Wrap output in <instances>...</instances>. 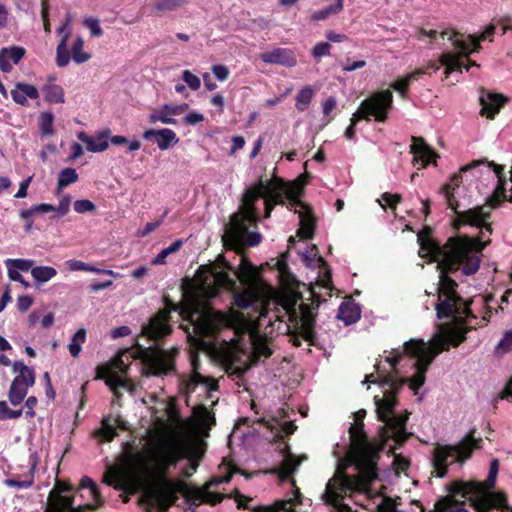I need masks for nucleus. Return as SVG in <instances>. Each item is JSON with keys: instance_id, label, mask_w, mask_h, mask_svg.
<instances>
[{"instance_id": "1", "label": "nucleus", "mask_w": 512, "mask_h": 512, "mask_svg": "<svg viewBox=\"0 0 512 512\" xmlns=\"http://www.w3.org/2000/svg\"><path fill=\"white\" fill-rule=\"evenodd\" d=\"M460 178V175H454L443 188L448 206L456 214L453 225L456 229L463 225L481 228L480 236L477 238L453 237L448 239L442 247L429 239L418 238L419 256L427 258L430 262H437V269L440 271L436 303L437 317L452 318L455 323L438 325L429 342L416 339L407 341L401 350L396 349L386 356L385 363L389 370L379 363L376 365L377 376L373 374L366 376L364 383H377L382 388L383 396L375 395L374 401L378 420L383 423L380 430L383 442L392 439L396 443H401L407 437L408 414L395 410L396 391L404 383H409L410 388L417 391L424 384L426 370L433 359L440 352L448 349L449 344L458 346L465 340L467 329L462 326V323L471 315V310L469 303L457 294L455 289L457 284L448 274L469 276L479 270L482 250L489 243L486 234L492 233L491 211L502 201L504 192L496 190L484 205L458 211L454 191L459 187Z\"/></svg>"}, {"instance_id": "2", "label": "nucleus", "mask_w": 512, "mask_h": 512, "mask_svg": "<svg viewBox=\"0 0 512 512\" xmlns=\"http://www.w3.org/2000/svg\"><path fill=\"white\" fill-rule=\"evenodd\" d=\"M244 289L234 294V304L246 309L257 304L259 315L251 323L246 340L232 341L226 358L234 361L245 355L251 363L272 354L269 338L276 334L288 336L294 346L301 340L314 345V308L299 303L300 295L292 290L277 291L265 285L259 278L258 268L243 255L238 269L234 272Z\"/></svg>"}, {"instance_id": "3", "label": "nucleus", "mask_w": 512, "mask_h": 512, "mask_svg": "<svg viewBox=\"0 0 512 512\" xmlns=\"http://www.w3.org/2000/svg\"><path fill=\"white\" fill-rule=\"evenodd\" d=\"M302 187L296 182L286 183L280 178L271 180H259L249 187L243 195L240 210L235 213L225 229L223 241L226 246L235 250H242L247 246H255L260 243V233L249 231V227L257 223L264 210V217L268 218L276 204H284L288 200V208L298 214L299 229L297 235L302 239L313 236L315 219L311 210L299 197Z\"/></svg>"}, {"instance_id": "4", "label": "nucleus", "mask_w": 512, "mask_h": 512, "mask_svg": "<svg viewBox=\"0 0 512 512\" xmlns=\"http://www.w3.org/2000/svg\"><path fill=\"white\" fill-rule=\"evenodd\" d=\"M189 453V445L176 437L162 436L150 444L147 449V460L158 477L143 491L141 499L147 507L157 509L158 512H166L178 495H182L196 506L202 503L214 505L221 502L223 495L211 491V488L219 483L230 481L233 474L230 468H227L229 472L226 475L213 478L203 488L190 487L181 480H171L166 477L168 468L175 465L178 460L187 457Z\"/></svg>"}, {"instance_id": "5", "label": "nucleus", "mask_w": 512, "mask_h": 512, "mask_svg": "<svg viewBox=\"0 0 512 512\" xmlns=\"http://www.w3.org/2000/svg\"><path fill=\"white\" fill-rule=\"evenodd\" d=\"M227 270L233 268L219 256L218 263L199 267L194 278L183 287L180 314L189 321L192 331L187 329L188 338L196 346L204 347L203 338L212 336L224 321L222 314L207 305V300L221 287L232 291L238 288L236 279L231 278Z\"/></svg>"}, {"instance_id": "6", "label": "nucleus", "mask_w": 512, "mask_h": 512, "mask_svg": "<svg viewBox=\"0 0 512 512\" xmlns=\"http://www.w3.org/2000/svg\"><path fill=\"white\" fill-rule=\"evenodd\" d=\"M365 415L364 410L356 414V423L349 428V448L346 456L338 460L337 469L345 470L351 467L354 472L364 474L368 479L377 477L376 463L379 449L368 442L363 432L361 422Z\"/></svg>"}, {"instance_id": "7", "label": "nucleus", "mask_w": 512, "mask_h": 512, "mask_svg": "<svg viewBox=\"0 0 512 512\" xmlns=\"http://www.w3.org/2000/svg\"><path fill=\"white\" fill-rule=\"evenodd\" d=\"M495 27L494 25H489L485 28L483 33L477 37L474 35H469L467 37L468 41L463 39L461 35L453 30H447L441 33V36L447 37L451 42L453 48L456 52L447 51L441 54L440 63L445 67V76L446 78L454 71H462V67L466 70H469L471 66H478L475 61H472L468 58L471 52H476L480 48V41L485 40L486 38L492 36L494 34Z\"/></svg>"}, {"instance_id": "8", "label": "nucleus", "mask_w": 512, "mask_h": 512, "mask_svg": "<svg viewBox=\"0 0 512 512\" xmlns=\"http://www.w3.org/2000/svg\"><path fill=\"white\" fill-rule=\"evenodd\" d=\"M496 478L487 477L484 483L454 481L451 491L468 498L477 512H488L492 507H507L506 496L503 492H493Z\"/></svg>"}, {"instance_id": "9", "label": "nucleus", "mask_w": 512, "mask_h": 512, "mask_svg": "<svg viewBox=\"0 0 512 512\" xmlns=\"http://www.w3.org/2000/svg\"><path fill=\"white\" fill-rule=\"evenodd\" d=\"M481 442L482 439L475 438L471 432L455 445L437 444L432 452L434 475L443 478L447 474L449 465L465 462L472 452L480 447Z\"/></svg>"}, {"instance_id": "10", "label": "nucleus", "mask_w": 512, "mask_h": 512, "mask_svg": "<svg viewBox=\"0 0 512 512\" xmlns=\"http://www.w3.org/2000/svg\"><path fill=\"white\" fill-rule=\"evenodd\" d=\"M392 104L393 94L390 90L372 93L361 102L358 110L352 115L350 125L345 131L346 138L352 139L354 137L355 126L360 120L370 121L373 117L378 122H385Z\"/></svg>"}, {"instance_id": "11", "label": "nucleus", "mask_w": 512, "mask_h": 512, "mask_svg": "<svg viewBox=\"0 0 512 512\" xmlns=\"http://www.w3.org/2000/svg\"><path fill=\"white\" fill-rule=\"evenodd\" d=\"M133 357L129 350L120 352L111 362L100 365L96 369V379L105 380L106 385L119 396V389H131L128 379L125 377L128 365L126 364Z\"/></svg>"}, {"instance_id": "12", "label": "nucleus", "mask_w": 512, "mask_h": 512, "mask_svg": "<svg viewBox=\"0 0 512 512\" xmlns=\"http://www.w3.org/2000/svg\"><path fill=\"white\" fill-rule=\"evenodd\" d=\"M191 367V374L185 380H183V391L185 394H187V396H190L199 390L200 392L198 396L204 394L207 396V398L211 399V403L213 404V394L218 389L217 381L214 378L201 373L200 363L197 355L191 356Z\"/></svg>"}, {"instance_id": "13", "label": "nucleus", "mask_w": 512, "mask_h": 512, "mask_svg": "<svg viewBox=\"0 0 512 512\" xmlns=\"http://www.w3.org/2000/svg\"><path fill=\"white\" fill-rule=\"evenodd\" d=\"M176 349L164 350L160 348H143L141 357L148 374L162 376L174 370V357Z\"/></svg>"}, {"instance_id": "14", "label": "nucleus", "mask_w": 512, "mask_h": 512, "mask_svg": "<svg viewBox=\"0 0 512 512\" xmlns=\"http://www.w3.org/2000/svg\"><path fill=\"white\" fill-rule=\"evenodd\" d=\"M176 310L173 304H167L165 308L160 310L153 316L149 323L144 325L142 333L149 339H158L170 333L169 318L170 312Z\"/></svg>"}, {"instance_id": "15", "label": "nucleus", "mask_w": 512, "mask_h": 512, "mask_svg": "<svg viewBox=\"0 0 512 512\" xmlns=\"http://www.w3.org/2000/svg\"><path fill=\"white\" fill-rule=\"evenodd\" d=\"M69 488L63 483H57L54 490L50 493V505L47 512H83L84 509H96V506L87 504L84 507L75 508L72 499L65 495Z\"/></svg>"}, {"instance_id": "16", "label": "nucleus", "mask_w": 512, "mask_h": 512, "mask_svg": "<svg viewBox=\"0 0 512 512\" xmlns=\"http://www.w3.org/2000/svg\"><path fill=\"white\" fill-rule=\"evenodd\" d=\"M36 381V375L16 376L10 385L8 391V400L11 405L17 406L23 402L27 396L29 388Z\"/></svg>"}, {"instance_id": "17", "label": "nucleus", "mask_w": 512, "mask_h": 512, "mask_svg": "<svg viewBox=\"0 0 512 512\" xmlns=\"http://www.w3.org/2000/svg\"><path fill=\"white\" fill-rule=\"evenodd\" d=\"M303 498L298 489L292 497L286 500H278L271 506H258L252 508L253 512H305L302 509Z\"/></svg>"}, {"instance_id": "18", "label": "nucleus", "mask_w": 512, "mask_h": 512, "mask_svg": "<svg viewBox=\"0 0 512 512\" xmlns=\"http://www.w3.org/2000/svg\"><path fill=\"white\" fill-rule=\"evenodd\" d=\"M110 129L97 131L93 136L84 131L77 133V138L86 145V149L92 153H99L107 150L109 147Z\"/></svg>"}, {"instance_id": "19", "label": "nucleus", "mask_w": 512, "mask_h": 512, "mask_svg": "<svg viewBox=\"0 0 512 512\" xmlns=\"http://www.w3.org/2000/svg\"><path fill=\"white\" fill-rule=\"evenodd\" d=\"M72 23L71 14L66 15L65 22L58 28L57 32L61 36L60 42L56 48V64L59 67H65L70 62L67 41L71 35L70 25Z\"/></svg>"}, {"instance_id": "20", "label": "nucleus", "mask_w": 512, "mask_h": 512, "mask_svg": "<svg viewBox=\"0 0 512 512\" xmlns=\"http://www.w3.org/2000/svg\"><path fill=\"white\" fill-rule=\"evenodd\" d=\"M414 154V161L418 164V169L425 168L429 163H434L438 157L436 152L428 146L422 138L413 137L410 146Z\"/></svg>"}, {"instance_id": "21", "label": "nucleus", "mask_w": 512, "mask_h": 512, "mask_svg": "<svg viewBox=\"0 0 512 512\" xmlns=\"http://www.w3.org/2000/svg\"><path fill=\"white\" fill-rule=\"evenodd\" d=\"M261 59L269 64H281L286 66H294L296 58L293 52L289 49L275 48L272 51L264 52L261 54Z\"/></svg>"}, {"instance_id": "22", "label": "nucleus", "mask_w": 512, "mask_h": 512, "mask_svg": "<svg viewBox=\"0 0 512 512\" xmlns=\"http://www.w3.org/2000/svg\"><path fill=\"white\" fill-rule=\"evenodd\" d=\"M25 55V49L20 46L3 48L0 51V69L8 73L12 70L13 64H18Z\"/></svg>"}, {"instance_id": "23", "label": "nucleus", "mask_w": 512, "mask_h": 512, "mask_svg": "<svg viewBox=\"0 0 512 512\" xmlns=\"http://www.w3.org/2000/svg\"><path fill=\"white\" fill-rule=\"evenodd\" d=\"M480 102L482 105L481 114L492 119L500 111L506 99L500 94L488 93L481 96Z\"/></svg>"}, {"instance_id": "24", "label": "nucleus", "mask_w": 512, "mask_h": 512, "mask_svg": "<svg viewBox=\"0 0 512 512\" xmlns=\"http://www.w3.org/2000/svg\"><path fill=\"white\" fill-rule=\"evenodd\" d=\"M260 421L268 430H270L273 439L290 435L296 429V426L292 421H280L274 418H262Z\"/></svg>"}, {"instance_id": "25", "label": "nucleus", "mask_w": 512, "mask_h": 512, "mask_svg": "<svg viewBox=\"0 0 512 512\" xmlns=\"http://www.w3.org/2000/svg\"><path fill=\"white\" fill-rule=\"evenodd\" d=\"M432 68L439 70L440 66L435 63H430L427 68H418L415 71L407 74L406 76L394 81L390 87L397 91L402 97H405V93L410 84L415 81L419 76L426 74L427 69Z\"/></svg>"}, {"instance_id": "26", "label": "nucleus", "mask_w": 512, "mask_h": 512, "mask_svg": "<svg viewBox=\"0 0 512 512\" xmlns=\"http://www.w3.org/2000/svg\"><path fill=\"white\" fill-rule=\"evenodd\" d=\"M11 97L17 104L26 106L28 105V99L39 97V92L35 86L19 82L15 85V89L11 91Z\"/></svg>"}, {"instance_id": "27", "label": "nucleus", "mask_w": 512, "mask_h": 512, "mask_svg": "<svg viewBox=\"0 0 512 512\" xmlns=\"http://www.w3.org/2000/svg\"><path fill=\"white\" fill-rule=\"evenodd\" d=\"M361 311L358 305L352 301L343 302L338 310L337 318L346 325L353 324L360 319Z\"/></svg>"}, {"instance_id": "28", "label": "nucleus", "mask_w": 512, "mask_h": 512, "mask_svg": "<svg viewBox=\"0 0 512 512\" xmlns=\"http://www.w3.org/2000/svg\"><path fill=\"white\" fill-rule=\"evenodd\" d=\"M115 425L119 428L127 429L126 422L120 417L114 419V424L106 418L102 421V427L96 432V436L101 440L111 441L117 434Z\"/></svg>"}, {"instance_id": "29", "label": "nucleus", "mask_w": 512, "mask_h": 512, "mask_svg": "<svg viewBox=\"0 0 512 512\" xmlns=\"http://www.w3.org/2000/svg\"><path fill=\"white\" fill-rule=\"evenodd\" d=\"M104 482L109 486H114L117 489H123L129 485V479L125 473L120 468L110 467L105 475Z\"/></svg>"}, {"instance_id": "30", "label": "nucleus", "mask_w": 512, "mask_h": 512, "mask_svg": "<svg viewBox=\"0 0 512 512\" xmlns=\"http://www.w3.org/2000/svg\"><path fill=\"white\" fill-rule=\"evenodd\" d=\"M35 467H36L35 462L29 463V466L27 467L26 471L23 472L21 481H16L14 479H5L3 483L7 487H10V488H13L16 490L28 489L34 483Z\"/></svg>"}, {"instance_id": "31", "label": "nucleus", "mask_w": 512, "mask_h": 512, "mask_svg": "<svg viewBox=\"0 0 512 512\" xmlns=\"http://www.w3.org/2000/svg\"><path fill=\"white\" fill-rule=\"evenodd\" d=\"M303 459L304 458L296 459L293 454L287 453L284 455L280 466L275 469L274 472L278 474L282 481L286 480L292 473H294Z\"/></svg>"}, {"instance_id": "32", "label": "nucleus", "mask_w": 512, "mask_h": 512, "mask_svg": "<svg viewBox=\"0 0 512 512\" xmlns=\"http://www.w3.org/2000/svg\"><path fill=\"white\" fill-rule=\"evenodd\" d=\"M4 264L7 268L8 276L18 275L21 272L31 271L34 261L30 259H6Z\"/></svg>"}, {"instance_id": "33", "label": "nucleus", "mask_w": 512, "mask_h": 512, "mask_svg": "<svg viewBox=\"0 0 512 512\" xmlns=\"http://www.w3.org/2000/svg\"><path fill=\"white\" fill-rule=\"evenodd\" d=\"M450 495L444 498L439 504L438 509L440 512H468L467 509L464 508L463 503H458L455 499L456 496H460V494L453 493L451 491V485L449 486Z\"/></svg>"}, {"instance_id": "34", "label": "nucleus", "mask_w": 512, "mask_h": 512, "mask_svg": "<svg viewBox=\"0 0 512 512\" xmlns=\"http://www.w3.org/2000/svg\"><path fill=\"white\" fill-rule=\"evenodd\" d=\"M78 173L74 168H65L60 171L57 181L56 195L60 196L63 189L78 181Z\"/></svg>"}, {"instance_id": "35", "label": "nucleus", "mask_w": 512, "mask_h": 512, "mask_svg": "<svg viewBox=\"0 0 512 512\" xmlns=\"http://www.w3.org/2000/svg\"><path fill=\"white\" fill-rule=\"evenodd\" d=\"M178 141L179 139L172 129L164 128L158 130L156 143L160 150H167Z\"/></svg>"}, {"instance_id": "36", "label": "nucleus", "mask_w": 512, "mask_h": 512, "mask_svg": "<svg viewBox=\"0 0 512 512\" xmlns=\"http://www.w3.org/2000/svg\"><path fill=\"white\" fill-rule=\"evenodd\" d=\"M185 3L186 0H156L153 9L157 14L163 15L180 9Z\"/></svg>"}, {"instance_id": "37", "label": "nucleus", "mask_w": 512, "mask_h": 512, "mask_svg": "<svg viewBox=\"0 0 512 512\" xmlns=\"http://www.w3.org/2000/svg\"><path fill=\"white\" fill-rule=\"evenodd\" d=\"M83 47V39L81 37H77L72 45L71 55L69 54L70 60L72 59L77 64L87 62L91 58V55L88 52H85Z\"/></svg>"}, {"instance_id": "38", "label": "nucleus", "mask_w": 512, "mask_h": 512, "mask_svg": "<svg viewBox=\"0 0 512 512\" xmlns=\"http://www.w3.org/2000/svg\"><path fill=\"white\" fill-rule=\"evenodd\" d=\"M31 275L36 282L45 283L53 279L57 275V271L51 266H33Z\"/></svg>"}, {"instance_id": "39", "label": "nucleus", "mask_w": 512, "mask_h": 512, "mask_svg": "<svg viewBox=\"0 0 512 512\" xmlns=\"http://www.w3.org/2000/svg\"><path fill=\"white\" fill-rule=\"evenodd\" d=\"M149 122L151 124L160 122L162 124L175 125L177 123V120L175 118H171L170 113L168 112V108L165 104L161 108L154 109L150 113Z\"/></svg>"}, {"instance_id": "40", "label": "nucleus", "mask_w": 512, "mask_h": 512, "mask_svg": "<svg viewBox=\"0 0 512 512\" xmlns=\"http://www.w3.org/2000/svg\"><path fill=\"white\" fill-rule=\"evenodd\" d=\"M45 100L49 103H63L64 91L61 86L56 84H48L43 87Z\"/></svg>"}, {"instance_id": "41", "label": "nucleus", "mask_w": 512, "mask_h": 512, "mask_svg": "<svg viewBox=\"0 0 512 512\" xmlns=\"http://www.w3.org/2000/svg\"><path fill=\"white\" fill-rule=\"evenodd\" d=\"M39 130L42 136H53L54 129V115L51 112H42L39 115Z\"/></svg>"}, {"instance_id": "42", "label": "nucleus", "mask_w": 512, "mask_h": 512, "mask_svg": "<svg viewBox=\"0 0 512 512\" xmlns=\"http://www.w3.org/2000/svg\"><path fill=\"white\" fill-rule=\"evenodd\" d=\"M314 96V90L310 86H306L301 89L296 96L295 107L299 111H305Z\"/></svg>"}, {"instance_id": "43", "label": "nucleus", "mask_w": 512, "mask_h": 512, "mask_svg": "<svg viewBox=\"0 0 512 512\" xmlns=\"http://www.w3.org/2000/svg\"><path fill=\"white\" fill-rule=\"evenodd\" d=\"M183 245L182 240H176L168 247L161 250L155 258L151 261L153 265H161L166 262V258L172 253L177 252Z\"/></svg>"}, {"instance_id": "44", "label": "nucleus", "mask_w": 512, "mask_h": 512, "mask_svg": "<svg viewBox=\"0 0 512 512\" xmlns=\"http://www.w3.org/2000/svg\"><path fill=\"white\" fill-rule=\"evenodd\" d=\"M86 340V331L85 329H79L73 336L70 344L68 345L69 352L71 356L77 357L81 352L82 344Z\"/></svg>"}, {"instance_id": "45", "label": "nucleus", "mask_w": 512, "mask_h": 512, "mask_svg": "<svg viewBox=\"0 0 512 512\" xmlns=\"http://www.w3.org/2000/svg\"><path fill=\"white\" fill-rule=\"evenodd\" d=\"M341 12L339 10V5H330L326 8H323L321 10L314 11L310 15V20L313 22H320L325 21L328 19L331 15H337Z\"/></svg>"}, {"instance_id": "46", "label": "nucleus", "mask_w": 512, "mask_h": 512, "mask_svg": "<svg viewBox=\"0 0 512 512\" xmlns=\"http://www.w3.org/2000/svg\"><path fill=\"white\" fill-rule=\"evenodd\" d=\"M72 197L69 194L63 195L56 206H54V213L56 217H63L70 211Z\"/></svg>"}, {"instance_id": "47", "label": "nucleus", "mask_w": 512, "mask_h": 512, "mask_svg": "<svg viewBox=\"0 0 512 512\" xmlns=\"http://www.w3.org/2000/svg\"><path fill=\"white\" fill-rule=\"evenodd\" d=\"M182 80L187 84L188 88L192 91H197L201 87L200 78L192 73L190 70L182 71Z\"/></svg>"}, {"instance_id": "48", "label": "nucleus", "mask_w": 512, "mask_h": 512, "mask_svg": "<svg viewBox=\"0 0 512 512\" xmlns=\"http://www.w3.org/2000/svg\"><path fill=\"white\" fill-rule=\"evenodd\" d=\"M23 414V409L12 410L5 401H0V420L17 419Z\"/></svg>"}, {"instance_id": "49", "label": "nucleus", "mask_w": 512, "mask_h": 512, "mask_svg": "<svg viewBox=\"0 0 512 512\" xmlns=\"http://www.w3.org/2000/svg\"><path fill=\"white\" fill-rule=\"evenodd\" d=\"M312 56L319 61L320 58L330 56L331 45L329 42H319L312 49Z\"/></svg>"}, {"instance_id": "50", "label": "nucleus", "mask_w": 512, "mask_h": 512, "mask_svg": "<svg viewBox=\"0 0 512 512\" xmlns=\"http://www.w3.org/2000/svg\"><path fill=\"white\" fill-rule=\"evenodd\" d=\"M75 212L79 214L93 212L96 209L95 204L87 199L77 200L73 204Z\"/></svg>"}, {"instance_id": "51", "label": "nucleus", "mask_w": 512, "mask_h": 512, "mask_svg": "<svg viewBox=\"0 0 512 512\" xmlns=\"http://www.w3.org/2000/svg\"><path fill=\"white\" fill-rule=\"evenodd\" d=\"M512 349V328L507 330L503 338L498 343L496 350L500 353H506Z\"/></svg>"}, {"instance_id": "52", "label": "nucleus", "mask_w": 512, "mask_h": 512, "mask_svg": "<svg viewBox=\"0 0 512 512\" xmlns=\"http://www.w3.org/2000/svg\"><path fill=\"white\" fill-rule=\"evenodd\" d=\"M86 28H88L91 32L92 36H101L103 34V30L100 27L99 20L95 17H87L83 21Z\"/></svg>"}, {"instance_id": "53", "label": "nucleus", "mask_w": 512, "mask_h": 512, "mask_svg": "<svg viewBox=\"0 0 512 512\" xmlns=\"http://www.w3.org/2000/svg\"><path fill=\"white\" fill-rule=\"evenodd\" d=\"M377 201L384 209L386 207L395 208L397 203L400 201V196L397 194L384 193L381 199H378Z\"/></svg>"}, {"instance_id": "54", "label": "nucleus", "mask_w": 512, "mask_h": 512, "mask_svg": "<svg viewBox=\"0 0 512 512\" xmlns=\"http://www.w3.org/2000/svg\"><path fill=\"white\" fill-rule=\"evenodd\" d=\"M12 370L14 373H17L16 376H27V375H35V372L30 367L26 366L23 361H15L11 362Z\"/></svg>"}, {"instance_id": "55", "label": "nucleus", "mask_w": 512, "mask_h": 512, "mask_svg": "<svg viewBox=\"0 0 512 512\" xmlns=\"http://www.w3.org/2000/svg\"><path fill=\"white\" fill-rule=\"evenodd\" d=\"M81 488H87L90 490L91 495L95 498V500L100 502V495L94 481L89 477H83L80 482Z\"/></svg>"}, {"instance_id": "56", "label": "nucleus", "mask_w": 512, "mask_h": 512, "mask_svg": "<svg viewBox=\"0 0 512 512\" xmlns=\"http://www.w3.org/2000/svg\"><path fill=\"white\" fill-rule=\"evenodd\" d=\"M204 119L205 117L202 113L197 111H191L183 118V121L187 125H196L198 123L203 122Z\"/></svg>"}, {"instance_id": "57", "label": "nucleus", "mask_w": 512, "mask_h": 512, "mask_svg": "<svg viewBox=\"0 0 512 512\" xmlns=\"http://www.w3.org/2000/svg\"><path fill=\"white\" fill-rule=\"evenodd\" d=\"M37 403H38V400L35 396H29L26 399V401L24 403V407L22 408L23 410L25 409L26 417L33 418L35 416L34 408L37 405Z\"/></svg>"}, {"instance_id": "58", "label": "nucleus", "mask_w": 512, "mask_h": 512, "mask_svg": "<svg viewBox=\"0 0 512 512\" xmlns=\"http://www.w3.org/2000/svg\"><path fill=\"white\" fill-rule=\"evenodd\" d=\"M211 70L219 81L227 80L230 74L228 68L221 64L213 65Z\"/></svg>"}, {"instance_id": "59", "label": "nucleus", "mask_w": 512, "mask_h": 512, "mask_svg": "<svg viewBox=\"0 0 512 512\" xmlns=\"http://www.w3.org/2000/svg\"><path fill=\"white\" fill-rule=\"evenodd\" d=\"M166 106L168 108V112L170 113L171 118H174V116L182 115L189 108L188 104L186 103L166 104Z\"/></svg>"}, {"instance_id": "60", "label": "nucleus", "mask_w": 512, "mask_h": 512, "mask_svg": "<svg viewBox=\"0 0 512 512\" xmlns=\"http://www.w3.org/2000/svg\"><path fill=\"white\" fill-rule=\"evenodd\" d=\"M393 466L397 474L405 472L409 467V461L399 455L394 456Z\"/></svg>"}, {"instance_id": "61", "label": "nucleus", "mask_w": 512, "mask_h": 512, "mask_svg": "<svg viewBox=\"0 0 512 512\" xmlns=\"http://www.w3.org/2000/svg\"><path fill=\"white\" fill-rule=\"evenodd\" d=\"M65 265L70 271H87L89 264L80 260L70 259L65 262Z\"/></svg>"}, {"instance_id": "62", "label": "nucleus", "mask_w": 512, "mask_h": 512, "mask_svg": "<svg viewBox=\"0 0 512 512\" xmlns=\"http://www.w3.org/2000/svg\"><path fill=\"white\" fill-rule=\"evenodd\" d=\"M32 304L33 299L28 295H21L17 298V308L22 312L27 311L32 306Z\"/></svg>"}, {"instance_id": "63", "label": "nucleus", "mask_w": 512, "mask_h": 512, "mask_svg": "<svg viewBox=\"0 0 512 512\" xmlns=\"http://www.w3.org/2000/svg\"><path fill=\"white\" fill-rule=\"evenodd\" d=\"M31 180H32V177L30 176V177L24 179L23 181H21V183L19 185V189H18L17 193L15 194V198L22 199L27 196V191H28V187L31 183Z\"/></svg>"}, {"instance_id": "64", "label": "nucleus", "mask_w": 512, "mask_h": 512, "mask_svg": "<svg viewBox=\"0 0 512 512\" xmlns=\"http://www.w3.org/2000/svg\"><path fill=\"white\" fill-rule=\"evenodd\" d=\"M337 102L334 97H328L322 104L323 114L325 116L330 115V113L336 108Z\"/></svg>"}]
</instances>
